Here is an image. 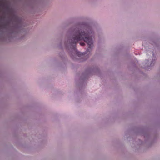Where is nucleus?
Segmentation results:
<instances>
[{
    "label": "nucleus",
    "instance_id": "1",
    "mask_svg": "<svg viewBox=\"0 0 160 160\" xmlns=\"http://www.w3.org/2000/svg\"><path fill=\"white\" fill-rule=\"evenodd\" d=\"M89 33H85L84 32L78 30L74 35L71 39V43L73 44L72 48L75 49L76 44L78 41L83 40L88 45V48H91L93 46L92 39Z\"/></svg>",
    "mask_w": 160,
    "mask_h": 160
},
{
    "label": "nucleus",
    "instance_id": "2",
    "mask_svg": "<svg viewBox=\"0 0 160 160\" xmlns=\"http://www.w3.org/2000/svg\"><path fill=\"white\" fill-rule=\"evenodd\" d=\"M78 55V56H83L82 53L80 52H78L77 53Z\"/></svg>",
    "mask_w": 160,
    "mask_h": 160
},
{
    "label": "nucleus",
    "instance_id": "3",
    "mask_svg": "<svg viewBox=\"0 0 160 160\" xmlns=\"http://www.w3.org/2000/svg\"><path fill=\"white\" fill-rule=\"evenodd\" d=\"M80 45L82 46H83L85 44L84 42H80Z\"/></svg>",
    "mask_w": 160,
    "mask_h": 160
}]
</instances>
